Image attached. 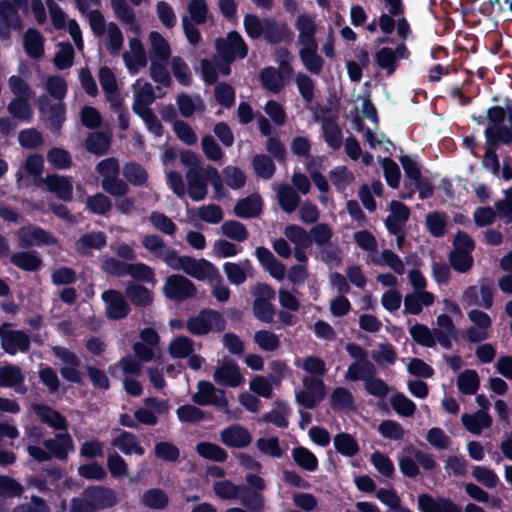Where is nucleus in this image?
Segmentation results:
<instances>
[{"label": "nucleus", "instance_id": "nucleus-64", "mask_svg": "<svg viewBox=\"0 0 512 512\" xmlns=\"http://www.w3.org/2000/svg\"><path fill=\"white\" fill-rule=\"evenodd\" d=\"M390 403L399 415L405 417L413 415L416 409L414 402L402 393L392 395Z\"/></svg>", "mask_w": 512, "mask_h": 512}, {"label": "nucleus", "instance_id": "nucleus-47", "mask_svg": "<svg viewBox=\"0 0 512 512\" xmlns=\"http://www.w3.org/2000/svg\"><path fill=\"white\" fill-rule=\"evenodd\" d=\"M35 412L37 416L49 426L65 431L67 428L65 419L56 411L46 406H36Z\"/></svg>", "mask_w": 512, "mask_h": 512}, {"label": "nucleus", "instance_id": "nucleus-61", "mask_svg": "<svg viewBox=\"0 0 512 512\" xmlns=\"http://www.w3.org/2000/svg\"><path fill=\"white\" fill-rule=\"evenodd\" d=\"M263 110L276 126L281 127L286 123L287 114L285 108L276 100H268Z\"/></svg>", "mask_w": 512, "mask_h": 512}, {"label": "nucleus", "instance_id": "nucleus-53", "mask_svg": "<svg viewBox=\"0 0 512 512\" xmlns=\"http://www.w3.org/2000/svg\"><path fill=\"white\" fill-rule=\"evenodd\" d=\"M409 334L419 345L425 347H434L435 339L432 330L424 324L416 323L409 328Z\"/></svg>", "mask_w": 512, "mask_h": 512}, {"label": "nucleus", "instance_id": "nucleus-45", "mask_svg": "<svg viewBox=\"0 0 512 512\" xmlns=\"http://www.w3.org/2000/svg\"><path fill=\"white\" fill-rule=\"evenodd\" d=\"M126 296L137 306H147L153 301V295L146 287L130 283L126 288Z\"/></svg>", "mask_w": 512, "mask_h": 512}, {"label": "nucleus", "instance_id": "nucleus-56", "mask_svg": "<svg viewBox=\"0 0 512 512\" xmlns=\"http://www.w3.org/2000/svg\"><path fill=\"white\" fill-rule=\"evenodd\" d=\"M109 145V137L103 132L92 133L86 139V148L93 154L101 155L106 153Z\"/></svg>", "mask_w": 512, "mask_h": 512}, {"label": "nucleus", "instance_id": "nucleus-1", "mask_svg": "<svg viewBox=\"0 0 512 512\" xmlns=\"http://www.w3.org/2000/svg\"><path fill=\"white\" fill-rule=\"evenodd\" d=\"M46 90L58 102L51 104L49 98L43 95L38 99L39 110L50 122L51 129L58 130L65 120V107L61 100L67 93V84L62 77L51 76L46 81Z\"/></svg>", "mask_w": 512, "mask_h": 512}, {"label": "nucleus", "instance_id": "nucleus-12", "mask_svg": "<svg viewBox=\"0 0 512 512\" xmlns=\"http://www.w3.org/2000/svg\"><path fill=\"white\" fill-rule=\"evenodd\" d=\"M408 56L407 47L404 44H398L395 48H380L375 53L374 58L380 68L385 70L388 75H392L397 68V62L408 58Z\"/></svg>", "mask_w": 512, "mask_h": 512}, {"label": "nucleus", "instance_id": "nucleus-17", "mask_svg": "<svg viewBox=\"0 0 512 512\" xmlns=\"http://www.w3.org/2000/svg\"><path fill=\"white\" fill-rule=\"evenodd\" d=\"M462 301L467 306L477 305L489 309L493 305L492 287L484 283L480 287L469 286L463 292Z\"/></svg>", "mask_w": 512, "mask_h": 512}, {"label": "nucleus", "instance_id": "nucleus-21", "mask_svg": "<svg viewBox=\"0 0 512 512\" xmlns=\"http://www.w3.org/2000/svg\"><path fill=\"white\" fill-rule=\"evenodd\" d=\"M111 6L116 17L127 26L128 31L135 35H139L142 32V26L126 0H111Z\"/></svg>", "mask_w": 512, "mask_h": 512}, {"label": "nucleus", "instance_id": "nucleus-60", "mask_svg": "<svg viewBox=\"0 0 512 512\" xmlns=\"http://www.w3.org/2000/svg\"><path fill=\"white\" fill-rule=\"evenodd\" d=\"M487 140L491 144L502 142L509 144L512 142V131L510 128L502 127L501 125L492 124L485 130Z\"/></svg>", "mask_w": 512, "mask_h": 512}, {"label": "nucleus", "instance_id": "nucleus-31", "mask_svg": "<svg viewBox=\"0 0 512 512\" xmlns=\"http://www.w3.org/2000/svg\"><path fill=\"white\" fill-rule=\"evenodd\" d=\"M465 428L473 434H480L483 429L489 428L492 424V418L483 410H479L473 414H463L461 417Z\"/></svg>", "mask_w": 512, "mask_h": 512}, {"label": "nucleus", "instance_id": "nucleus-37", "mask_svg": "<svg viewBox=\"0 0 512 512\" xmlns=\"http://www.w3.org/2000/svg\"><path fill=\"white\" fill-rule=\"evenodd\" d=\"M102 35L108 52L112 55H118L124 42L123 33L118 25L114 22L107 23V28Z\"/></svg>", "mask_w": 512, "mask_h": 512}, {"label": "nucleus", "instance_id": "nucleus-41", "mask_svg": "<svg viewBox=\"0 0 512 512\" xmlns=\"http://www.w3.org/2000/svg\"><path fill=\"white\" fill-rule=\"evenodd\" d=\"M375 373L374 365L368 360L352 363L345 374V379L350 381L367 380Z\"/></svg>", "mask_w": 512, "mask_h": 512}, {"label": "nucleus", "instance_id": "nucleus-16", "mask_svg": "<svg viewBox=\"0 0 512 512\" xmlns=\"http://www.w3.org/2000/svg\"><path fill=\"white\" fill-rule=\"evenodd\" d=\"M131 88L133 93L132 110L134 113L150 109L149 106L155 100L153 86L147 80L139 78L133 83Z\"/></svg>", "mask_w": 512, "mask_h": 512}, {"label": "nucleus", "instance_id": "nucleus-29", "mask_svg": "<svg viewBox=\"0 0 512 512\" xmlns=\"http://www.w3.org/2000/svg\"><path fill=\"white\" fill-rule=\"evenodd\" d=\"M260 80L262 87L273 94L280 93L285 87L283 72L274 67L264 68L260 72Z\"/></svg>", "mask_w": 512, "mask_h": 512}, {"label": "nucleus", "instance_id": "nucleus-32", "mask_svg": "<svg viewBox=\"0 0 512 512\" xmlns=\"http://www.w3.org/2000/svg\"><path fill=\"white\" fill-rule=\"evenodd\" d=\"M318 44L300 46L299 57L304 67L313 74H319L323 68V59L318 55Z\"/></svg>", "mask_w": 512, "mask_h": 512}, {"label": "nucleus", "instance_id": "nucleus-10", "mask_svg": "<svg viewBox=\"0 0 512 512\" xmlns=\"http://www.w3.org/2000/svg\"><path fill=\"white\" fill-rule=\"evenodd\" d=\"M123 61L129 73L133 75L146 67L147 54L140 39L137 37L129 38L128 49L123 53Z\"/></svg>", "mask_w": 512, "mask_h": 512}, {"label": "nucleus", "instance_id": "nucleus-3", "mask_svg": "<svg viewBox=\"0 0 512 512\" xmlns=\"http://www.w3.org/2000/svg\"><path fill=\"white\" fill-rule=\"evenodd\" d=\"M162 292L170 300L184 301L195 296L196 286L188 278L174 274L166 278Z\"/></svg>", "mask_w": 512, "mask_h": 512}, {"label": "nucleus", "instance_id": "nucleus-2", "mask_svg": "<svg viewBox=\"0 0 512 512\" xmlns=\"http://www.w3.org/2000/svg\"><path fill=\"white\" fill-rule=\"evenodd\" d=\"M181 271L198 281H204L208 284L221 280L219 269L204 258L196 259L187 256Z\"/></svg>", "mask_w": 512, "mask_h": 512}, {"label": "nucleus", "instance_id": "nucleus-34", "mask_svg": "<svg viewBox=\"0 0 512 512\" xmlns=\"http://www.w3.org/2000/svg\"><path fill=\"white\" fill-rule=\"evenodd\" d=\"M47 188L60 199L69 201L72 199L73 186L71 181L63 176L51 175L45 180Z\"/></svg>", "mask_w": 512, "mask_h": 512}, {"label": "nucleus", "instance_id": "nucleus-48", "mask_svg": "<svg viewBox=\"0 0 512 512\" xmlns=\"http://www.w3.org/2000/svg\"><path fill=\"white\" fill-rule=\"evenodd\" d=\"M11 262L20 269L35 271L42 264L41 259L34 252H18L12 255Z\"/></svg>", "mask_w": 512, "mask_h": 512}, {"label": "nucleus", "instance_id": "nucleus-63", "mask_svg": "<svg viewBox=\"0 0 512 512\" xmlns=\"http://www.w3.org/2000/svg\"><path fill=\"white\" fill-rule=\"evenodd\" d=\"M22 381L23 375L18 367L12 365L0 367V386L15 387Z\"/></svg>", "mask_w": 512, "mask_h": 512}, {"label": "nucleus", "instance_id": "nucleus-46", "mask_svg": "<svg viewBox=\"0 0 512 512\" xmlns=\"http://www.w3.org/2000/svg\"><path fill=\"white\" fill-rule=\"evenodd\" d=\"M43 37L34 30L29 29L24 35V48L26 53L33 58H40L43 55Z\"/></svg>", "mask_w": 512, "mask_h": 512}, {"label": "nucleus", "instance_id": "nucleus-13", "mask_svg": "<svg viewBox=\"0 0 512 512\" xmlns=\"http://www.w3.org/2000/svg\"><path fill=\"white\" fill-rule=\"evenodd\" d=\"M195 403L206 406L213 405L225 407L228 403L223 390L216 388L208 381H200L197 384V391L192 396Z\"/></svg>", "mask_w": 512, "mask_h": 512}, {"label": "nucleus", "instance_id": "nucleus-38", "mask_svg": "<svg viewBox=\"0 0 512 512\" xmlns=\"http://www.w3.org/2000/svg\"><path fill=\"white\" fill-rule=\"evenodd\" d=\"M368 257L372 263L379 266H387L397 274L401 275L405 271L403 261L390 250H384L381 254H373Z\"/></svg>", "mask_w": 512, "mask_h": 512}, {"label": "nucleus", "instance_id": "nucleus-58", "mask_svg": "<svg viewBox=\"0 0 512 512\" xmlns=\"http://www.w3.org/2000/svg\"><path fill=\"white\" fill-rule=\"evenodd\" d=\"M150 77L164 87L171 85L172 79L166 68V61L150 60Z\"/></svg>", "mask_w": 512, "mask_h": 512}, {"label": "nucleus", "instance_id": "nucleus-22", "mask_svg": "<svg viewBox=\"0 0 512 512\" xmlns=\"http://www.w3.org/2000/svg\"><path fill=\"white\" fill-rule=\"evenodd\" d=\"M223 271L233 285H241L253 275L251 262L247 259L240 262H226L223 264Z\"/></svg>", "mask_w": 512, "mask_h": 512}, {"label": "nucleus", "instance_id": "nucleus-15", "mask_svg": "<svg viewBox=\"0 0 512 512\" xmlns=\"http://www.w3.org/2000/svg\"><path fill=\"white\" fill-rule=\"evenodd\" d=\"M390 215L386 219L387 229L397 236V246L402 247L404 237L401 234L403 225L409 218V209L399 201H392L389 206Z\"/></svg>", "mask_w": 512, "mask_h": 512}, {"label": "nucleus", "instance_id": "nucleus-62", "mask_svg": "<svg viewBox=\"0 0 512 512\" xmlns=\"http://www.w3.org/2000/svg\"><path fill=\"white\" fill-rule=\"evenodd\" d=\"M372 358L379 365H392L395 363L397 359V353L395 348L391 344L381 343L373 350Z\"/></svg>", "mask_w": 512, "mask_h": 512}, {"label": "nucleus", "instance_id": "nucleus-7", "mask_svg": "<svg viewBox=\"0 0 512 512\" xmlns=\"http://www.w3.org/2000/svg\"><path fill=\"white\" fill-rule=\"evenodd\" d=\"M468 319L472 323L465 331L468 341L477 343L489 338L492 320L487 313L472 309L468 312Z\"/></svg>", "mask_w": 512, "mask_h": 512}, {"label": "nucleus", "instance_id": "nucleus-23", "mask_svg": "<svg viewBox=\"0 0 512 512\" xmlns=\"http://www.w3.org/2000/svg\"><path fill=\"white\" fill-rule=\"evenodd\" d=\"M100 85L113 108H119L121 98L114 73L108 67H101L98 73Z\"/></svg>", "mask_w": 512, "mask_h": 512}, {"label": "nucleus", "instance_id": "nucleus-19", "mask_svg": "<svg viewBox=\"0 0 512 512\" xmlns=\"http://www.w3.org/2000/svg\"><path fill=\"white\" fill-rule=\"evenodd\" d=\"M105 302L106 315L110 319L118 320L126 317L129 313V305L124 296L115 290H108L102 294Z\"/></svg>", "mask_w": 512, "mask_h": 512}, {"label": "nucleus", "instance_id": "nucleus-33", "mask_svg": "<svg viewBox=\"0 0 512 512\" xmlns=\"http://www.w3.org/2000/svg\"><path fill=\"white\" fill-rule=\"evenodd\" d=\"M262 199L259 195L253 194L237 202L234 212L241 218L256 217L262 210Z\"/></svg>", "mask_w": 512, "mask_h": 512}, {"label": "nucleus", "instance_id": "nucleus-5", "mask_svg": "<svg viewBox=\"0 0 512 512\" xmlns=\"http://www.w3.org/2000/svg\"><path fill=\"white\" fill-rule=\"evenodd\" d=\"M216 49L219 56L229 63L237 58L246 57L248 52L245 41L235 31L230 32L226 38L217 39Z\"/></svg>", "mask_w": 512, "mask_h": 512}, {"label": "nucleus", "instance_id": "nucleus-35", "mask_svg": "<svg viewBox=\"0 0 512 512\" xmlns=\"http://www.w3.org/2000/svg\"><path fill=\"white\" fill-rule=\"evenodd\" d=\"M87 499L93 501L97 511L99 509L111 507L117 503L115 493L106 488L92 487L85 490Z\"/></svg>", "mask_w": 512, "mask_h": 512}, {"label": "nucleus", "instance_id": "nucleus-14", "mask_svg": "<svg viewBox=\"0 0 512 512\" xmlns=\"http://www.w3.org/2000/svg\"><path fill=\"white\" fill-rule=\"evenodd\" d=\"M17 237L19 245L22 247L57 244V239L52 234L31 225L20 228Z\"/></svg>", "mask_w": 512, "mask_h": 512}, {"label": "nucleus", "instance_id": "nucleus-43", "mask_svg": "<svg viewBox=\"0 0 512 512\" xmlns=\"http://www.w3.org/2000/svg\"><path fill=\"white\" fill-rule=\"evenodd\" d=\"M31 98H13L7 106L8 112L16 119L23 122H30L33 117V110L29 104Z\"/></svg>", "mask_w": 512, "mask_h": 512}, {"label": "nucleus", "instance_id": "nucleus-9", "mask_svg": "<svg viewBox=\"0 0 512 512\" xmlns=\"http://www.w3.org/2000/svg\"><path fill=\"white\" fill-rule=\"evenodd\" d=\"M1 347L5 352L15 355L18 352H26L30 341L28 336L19 330H11L10 325L4 323L0 326Z\"/></svg>", "mask_w": 512, "mask_h": 512}, {"label": "nucleus", "instance_id": "nucleus-18", "mask_svg": "<svg viewBox=\"0 0 512 512\" xmlns=\"http://www.w3.org/2000/svg\"><path fill=\"white\" fill-rule=\"evenodd\" d=\"M295 28L298 32L297 42L299 46L317 44V25L315 17L308 13H300L295 20Z\"/></svg>", "mask_w": 512, "mask_h": 512}, {"label": "nucleus", "instance_id": "nucleus-25", "mask_svg": "<svg viewBox=\"0 0 512 512\" xmlns=\"http://www.w3.org/2000/svg\"><path fill=\"white\" fill-rule=\"evenodd\" d=\"M221 441L235 448H242L251 442L249 431L240 425H231L221 432Z\"/></svg>", "mask_w": 512, "mask_h": 512}, {"label": "nucleus", "instance_id": "nucleus-26", "mask_svg": "<svg viewBox=\"0 0 512 512\" xmlns=\"http://www.w3.org/2000/svg\"><path fill=\"white\" fill-rule=\"evenodd\" d=\"M322 126V135L329 147L338 149L343 143L342 132L332 116H317Z\"/></svg>", "mask_w": 512, "mask_h": 512}, {"label": "nucleus", "instance_id": "nucleus-57", "mask_svg": "<svg viewBox=\"0 0 512 512\" xmlns=\"http://www.w3.org/2000/svg\"><path fill=\"white\" fill-rule=\"evenodd\" d=\"M141 501L145 507L163 509L168 504V496L161 489H150L143 494Z\"/></svg>", "mask_w": 512, "mask_h": 512}, {"label": "nucleus", "instance_id": "nucleus-54", "mask_svg": "<svg viewBox=\"0 0 512 512\" xmlns=\"http://www.w3.org/2000/svg\"><path fill=\"white\" fill-rule=\"evenodd\" d=\"M142 369L141 360L134 358L133 356H127L120 360L117 365L111 366L109 372L115 376H119L121 371L123 374H139Z\"/></svg>", "mask_w": 512, "mask_h": 512}, {"label": "nucleus", "instance_id": "nucleus-50", "mask_svg": "<svg viewBox=\"0 0 512 512\" xmlns=\"http://www.w3.org/2000/svg\"><path fill=\"white\" fill-rule=\"evenodd\" d=\"M127 274L136 280L146 282L152 286H155L157 283L153 269L144 263L128 264Z\"/></svg>", "mask_w": 512, "mask_h": 512}, {"label": "nucleus", "instance_id": "nucleus-42", "mask_svg": "<svg viewBox=\"0 0 512 512\" xmlns=\"http://www.w3.org/2000/svg\"><path fill=\"white\" fill-rule=\"evenodd\" d=\"M105 244L106 237L102 232H90L79 238L76 249L82 254H87L92 249H101Z\"/></svg>", "mask_w": 512, "mask_h": 512}, {"label": "nucleus", "instance_id": "nucleus-11", "mask_svg": "<svg viewBox=\"0 0 512 512\" xmlns=\"http://www.w3.org/2000/svg\"><path fill=\"white\" fill-rule=\"evenodd\" d=\"M50 13L51 21L56 28L67 27L78 50L83 49V40L79 25L75 20L66 21V15L62 9L52 0L46 2Z\"/></svg>", "mask_w": 512, "mask_h": 512}, {"label": "nucleus", "instance_id": "nucleus-6", "mask_svg": "<svg viewBox=\"0 0 512 512\" xmlns=\"http://www.w3.org/2000/svg\"><path fill=\"white\" fill-rule=\"evenodd\" d=\"M25 0H2L0 2V37L8 39L11 30H19L22 27L21 19L16 6H20Z\"/></svg>", "mask_w": 512, "mask_h": 512}, {"label": "nucleus", "instance_id": "nucleus-36", "mask_svg": "<svg viewBox=\"0 0 512 512\" xmlns=\"http://www.w3.org/2000/svg\"><path fill=\"white\" fill-rule=\"evenodd\" d=\"M44 446L51 455L60 459H64L73 450L72 439L67 433H60L55 439L45 440Z\"/></svg>", "mask_w": 512, "mask_h": 512}, {"label": "nucleus", "instance_id": "nucleus-27", "mask_svg": "<svg viewBox=\"0 0 512 512\" xmlns=\"http://www.w3.org/2000/svg\"><path fill=\"white\" fill-rule=\"evenodd\" d=\"M201 72L204 81L208 84H213L216 82L219 74L228 75L230 73L229 62L217 58L213 60H202Z\"/></svg>", "mask_w": 512, "mask_h": 512}, {"label": "nucleus", "instance_id": "nucleus-51", "mask_svg": "<svg viewBox=\"0 0 512 512\" xmlns=\"http://www.w3.org/2000/svg\"><path fill=\"white\" fill-rule=\"evenodd\" d=\"M277 197L281 208L288 213L296 209L300 200L298 194L288 185L279 187Z\"/></svg>", "mask_w": 512, "mask_h": 512}, {"label": "nucleus", "instance_id": "nucleus-24", "mask_svg": "<svg viewBox=\"0 0 512 512\" xmlns=\"http://www.w3.org/2000/svg\"><path fill=\"white\" fill-rule=\"evenodd\" d=\"M189 197L194 201H201L207 195V183L204 170H188L186 173Z\"/></svg>", "mask_w": 512, "mask_h": 512}, {"label": "nucleus", "instance_id": "nucleus-30", "mask_svg": "<svg viewBox=\"0 0 512 512\" xmlns=\"http://www.w3.org/2000/svg\"><path fill=\"white\" fill-rule=\"evenodd\" d=\"M111 444L126 455L136 454L142 456L145 453V449L140 445L137 437L129 432H121L113 438Z\"/></svg>", "mask_w": 512, "mask_h": 512}, {"label": "nucleus", "instance_id": "nucleus-4", "mask_svg": "<svg viewBox=\"0 0 512 512\" xmlns=\"http://www.w3.org/2000/svg\"><path fill=\"white\" fill-rule=\"evenodd\" d=\"M225 327L223 317L216 311L205 310L187 322L188 330L195 335L221 331Z\"/></svg>", "mask_w": 512, "mask_h": 512}, {"label": "nucleus", "instance_id": "nucleus-28", "mask_svg": "<svg viewBox=\"0 0 512 512\" xmlns=\"http://www.w3.org/2000/svg\"><path fill=\"white\" fill-rule=\"evenodd\" d=\"M150 60L167 61L171 56V48L168 41L157 31H152L148 36Z\"/></svg>", "mask_w": 512, "mask_h": 512}, {"label": "nucleus", "instance_id": "nucleus-44", "mask_svg": "<svg viewBox=\"0 0 512 512\" xmlns=\"http://www.w3.org/2000/svg\"><path fill=\"white\" fill-rule=\"evenodd\" d=\"M43 171V158L39 155H30L23 166L17 172V182L20 183L27 177H37Z\"/></svg>", "mask_w": 512, "mask_h": 512}, {"label": "nucleus", "instance_id": "nucleus-39", "mask_svg": "<svg viewBox=\"0 0 512 512\" xmlns=\"http://www.w3.org/2000/svg\"><path fill=\"white\" fill-rule=\"evenodd\" d=\"M177 104L181 115L186 118L196 113H202L205 109V105L199 96L181 94L178 96Z\"/></svg>", "mask_w": 512, "mask_h": 512}, {"label": "nucleus", "instance_id": "nucleus-59", "mask_svg": "<svg viewBox=\"0 0 512 512\" xmlns=\"http://www.w3.org/2000/svg\"><path fill=\"white\" fill-rule=\"evenodd\" d=\"M334 446L336 450L344 456H354L359 448L354 438L346 433H340L334 438Z\"/></svg>", "mask_w": 512, "mask_h": 512}, {"label": "nucleus", "instance_id": "nucleus-52", "mask_svg": "<svg viewBox=\"0 0 512 512\" xmlns=\"http://www.w3.org/2000/svg\"><path fill=\"white\" fill-rule=\"evenodd\" d=\"M457 387L463 394H475L479 388V377L474 370H465L458 376Z\"/></svg>", "mask_w": 512, "mask_h": 512}, {"label": "nucleus", "instance_id": "nucleus-20", "mask_svg": "<svg viewBox=\"0 0 512 512\" xmlns=\"http://www.w3.org/2000/svg\"><path fill=\"white\" fill-rule=\"evenodd\" d=\"M214 380L221 386L238 387L243 384L244 377L236 364L231 361H224L216 368Z\"/></svg>", "mask_w": 512, "mask_h": 512}, {"label": "nucleus", "instance_id": "nucleus-40", "mask_svg": "<svg viewBox=\"0 0 512 512\" xmlns=\"http://www.w3.org/2000/svg\"><path fill=\"white\" fill-rule=\"evenodd\" d=\"M264 38L273 44L280 43L289 39L291 31L286 24H280L272 19H266V26L263 34Z\"/></svg>", "mask_w": 512, "mask_h": 512}, {"label": "nucleus", "instance_id": "nucleus-55", "mask_svg": "<svg viewBox=\"0 0 512 512\" xmlns=\"http://www.w3.org/2000/svg\"><path fill=\"white\" fill-rule=\"evenodd\" d=\"M330 180L337 191L345 192L354 180L353 174L344 166L335 167L330 171Z\"/></svg>", "mask_w": 512, "mask_h": 512}, {"label": "nucleus", "instance_id": "nucleus-8", "mask_svg": "<svg viewBox=\"0 0 512 512\" xmlns=\"http://www.w3.org/2000/svg\"><path fill=\"white\" fill-rule=\"evenodd\" d=\"M325 396L324 383L313 377H305L301 390L296 393L297 402L305 408L311 409Z\"/></svg>", "mask_w": 512, "mask_h": 512}, {"label": "nucleus", "instance_id": "nucleus-49", "mask_svg": "<svg viewBox=\"0 0 512 512\" xmlns=\"http://www.w3.org/2000/svg\"><path fill=\"white\" fill-rule=\"evenodd\" d=\"M168 350L172 358L181 359L192 354L194 351V345L189 338L179 336L170 342Z\"/></svg>", "mask_w": 512, "mask_h": 512}]
</instances>
